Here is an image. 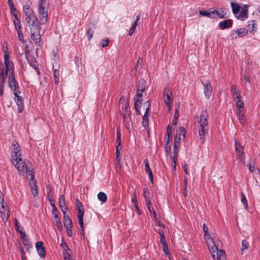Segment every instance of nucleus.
Listing matches in <instances>:
<instances>
[{
    "instance_id": "nucleus-58",
    "label": "nucleus",
    "mask_w": 260,
    "mask_h": 260,
    "mask_svg": "<svg viewBox=\"0 0 260 260\" xmlns=\"http://www.w3.org/2000/svg\"><path fill=\"white\" fill-rule=\"evenodd\" d=\"M8 5H9V6L10 7V8L11 11L12 13H13V12H15L16 11V9L15 7V6H14V4L13 3H11V4H9Z\"/></svg>"
},
{
    "instance_id": "nucleus-60",
    "label": "nucleus",
    "mask_w": 260,
    "mask_h": 260,
    "mask_svg": "<svg viewBox=\"0 0 260 260\" xmlns=\"http://www.w3.org/2000/svg\"><path fill=\"white\" fill-rule=\"evenodd\" d=\"M48 197L49 198V202H50V203L51 204V205L52 206V207H54V208L55 209V210H56V208L55 206V205H54V201L52 199V198H51L50 197V194H48Z\"/></svg>"
},
{
    "instance_id": "nucleus-32",
    "label": "nucleus",
    "mask_w": 260,
    "mask_h": 260,
    "mask_svg": "<svg viewBox=\"0 0 260 260\" xmlns=\"http://www.w3.org/2000/svg\"><path fill=\"white\" fill-rule=\"evenodd\" d=\"M231 5L233 13L235 15V16H236L237 14H238L239 11L240 10V6L238 4H235L234 3H231Z\"/></svg>"
},
{
    "instance_id": "nucleus-40",
    "label": "nucleus",
    "mask_w": 260,
    "mask_h": 260,
    "mask_svg": "<svg viewBox=\"0 0 260 260\" xmlns=\"http://www.w3.org/2000/svg\"><path fill=\"white\" fill-rule=\"evenodd\" d=\"M249 243L245 240L242 241L241 254H243L244 250L247 249L249 247Z\"/></svg>"
},
{
    "instance_id": "nucleus-57",
    "label": "nucleus",
    "mask_w": 260,
    "mask_h": 260,
    "mask_svg": "<svg viewBox=\"0 0 260 260\" xmlns=\"http://www.w3.org/2000/svg\"><path fill=\"white\" fill-rule=\"evenodd\" d=\"M162 248H163V251L166 254L168 255V254H170L169 249H168V244L163 245Z\"/></svg>"
},
{
    "instance_id": "nucleus-35",
    "label": "nucleus",
    "mask_w": 260,
    "mask_h": 260,
    "mask_svg": "<svg viewBox=\"0 0 260 260\" xmlns=\"http://www.w3.org/2000/svg\"><path fill=\"white\" fill-rule=\"evenodd\" d=\"M26 171V174L28 176V179L29 180V181L34 180V172L31 170H28V166L25 168Z\"/></svg>"
},
{
    "instance_id": "nucleus-56",
    "label": "nucleus",
    "mask_w": 260,
    "mask_h": 260,
    "mask_svg": "<svg viewBox=\"0 0 260 260\" xmlns=\"http://www.w3.org/2000/svg\"><path fill=\"white\" fill-rule=\"evenodd\" d=\"M64 260H71V256L67 251H63Z\"/></svg>"
},
{
    "instance_id": "nucleus-16",
    "label": "nucleus",
    "mask_w": 260,
    "mask_h": 260,
    "mask_svg": "<svg viewBox=\"0 0 260 260\" xmlns=\"http://www.w3.org/2000/svg\"><path fill=\"white\" fill-rule=\"evenodd\" d=\"M15 98L14 100L18 106V111L19 113H21L23 110V102L22 98L21 96H20V94H17L15 95Z\"/></svg>"
},
{
    "instance_id": "nucleus-7",
    "label": "nucleus",
    "mask_w": 260,
    "mask_h": 260,
    "mask_svg": "<svg viewBox=\"0 0 260 260\" xmlns=\"http://www.w3.org/2000/svg\"><path fill=\"white\" fill-rule=\"evenodd\" d=\"M235 148L237 158L239 159L240 162L245 164V158L243 148L240 143L236 140H235Z\"/></svg>"
},
{
    "instance_id": "nucleus-5",
    "label": "nucleus",
    "mask_w": 260,
    "mask_h": 260,
    "mask_svg": "<svg viewBox=\"0 0 260 260\" xmlns=\"http://www.w3.org/2000/svg\"><path fill=\"white\" fill-rule=\"evenodd\" d=\"M12 161L17 169L19 175H23L24 174V170L28 166L27 163L23 160L21 156H18L17 158H13Z\"/></svg>"
},
{
    "instance_id": "nucleus-43",
    "label": "nucleus",
    "mask_w": 260,
    "mask_h": 260,
    "mask_svg": "<svg viewBox=\"0 0 260 260\" xmlns=\"http://www.w3.org/2000/svg\"><path fill=\"white\" fill-rule=\"evenodd\" d=\"M121 135L120 133V127H117V142L119 144H121Z\"/></svg>"
},
{
    "instance_id": "nucleus-61",
    "label": "nucleus",
    "mask_w": 260,
    "mask_h": 260,
    "mask_svg": "<svg viewBox=\"0 0 260 260\" xmlns=\"http://www.w3.org/2000/svg\"><path fill=\"white\" fill-rule=\"evenodd\" d=\"M14 223H15V229H16V230L18 232L20 231V230H19V223H18V220L15 218L14 219Z\"/></svg>"
},
{
    "instance_id": "nucleus-4",
    "label": "nucleus",
    "mask_w": 260,
    "mask_h": 260,
    "mask_svg": "<svg viewBox=\"0 0 260 260\" xmlns=\"http://www.w3.org/2000/svg\"><path fill=\"white\" fill-rule=\"evenodd\" d=\"M6 77L9 75V86L13 92L14 95L20 94L21 91L18 89V84L17 83L15 77L13 75V70L11 72L6 71Z\"/></svg>"
},
{
    "instance_id": "nucleus-11",
    "label": "nucleus",
    "mask_w": 260,
    "mask_h": 260,
    "mask_svg": "<svg viewBox=\"0 0 260 260\" xmlns=\"http://www.w3.org/2000/svg\"><path fill=\"white\" fill-rule=\"evenodd\" d=\"M21 148L16 141H14L12 144V151L11 152L12 158H17L18 156H21L20 153Z\"/></svg>"
},
{
    "instance_id": "nucleus-52",
    "label": "nucleus",
    "mask_w": 260,
    "mask_h": 260,
    "mask_svg": "<svg viewBox=\"0 0 260 260\" xmlns=\"http://www.w3.org/2000/svg\"><path fill=\"white\" fill-rule=\"evenodd\" d=\"M18 36V39L19 41L22 43L24 42V39H23V35L22 30H19L18 31H17Z\"/></svg>"
},
{
    "instance_id": "nucleus-31",
    "label": "nucleus",
    "mask_w": 260,
    "mask_h": 260,
    "mask_svg": "<svg viewBox=\"0 0 260 260\" xmlns=\"http://www.w3.org/2000/svg\"><path fill=\"white\" fill-rule=\"evenodd\" d=\"M247 27L251 32H254L256 29V23L254 20L248 21Z\"/></svg>"
},
{
    "instance_id": "nucleus-42",
    "label": "nucleus",
    "mask_w": 260,
    "mask_h": 260,
    "mask_svg": "<svg viewBox=\"0 0 260 260\" xmlns=\"http://www.w3.org/2000/svg\"><path fill=\"white\" fill-rule=\"evenodd\" d=\"M241 202L243 204L244 206V208L245 209H247L248 208V204H247V201L246 199L245 196L243 193H241Z\"/></svg>"
},
{
    "instance_id": "nucleus-30",
    "label": "nucleus",
    "mask_w": 260,
    "mask_h": 260,
    "mask_svg": "<svg viewBox=\"0 0 260 260\" xmlns=\"http://www.w3.org/2000/svg\"><path fill=\"white\" fill-rule=\"evenodd\" d=\"M143 194L145 199L146 204H150V202H151L150 193L147 188H145L143 189Z\"/></svg>"
},
{
    "instance_id": "nucleus-12",
    "label": "nucleus",
    "mask_w": 260,
    "mask_h": 260,
    "mask_svg": "<svg viewBox=\"0 0 260 260\" xmlns=\"http://www.w3.org/2000/svg\"><path fill=\"white\" fill-rule=\"evenodd\" d=\"M248 30L246 28H241L237 30H233L231 32V35L233 38H241L246 35Z\"/></svg>"
},
{
    "instance_id": "nucleus-48",
    "label": "nucleus",
    "mask_w": 260,
    "mask_h": 260,
    "mask_svg": "<svg viewBox=\"0 0 260 260\" xmlns=\"http://www.w3.org/2000/svg\"><path fill=\"white\" fill-rule=\"evenodd\" d=\"M236 106L237 108H244V103L242 99L236 101Z\"/></svg>"
},
{
    "instance_id": "nucleus-44",
    "label": "nucleus",
    "mask_w": 260,
    "mask_h": 260,
    "mask_svg": "<svg viewBox=\"0 0 260 260\" xmlns=\"http://www.w3.org/2000/svg\"><path fill=\"white\" fill-rule=\"evenodd\" d=\"M109 43V40L107 38H105L100 42V45L102 47H107Z\"/></svg>"
},
{
    "instance_id": "nucleus-64",
    "label": "nucleus",
    "mask_w": 260,
    "mask_h": 260,
    "mask_svg": "<svg viewBox=\"0 0 260 260\" xmlns=\"http://www.w3.org/2000/svg\"><path fill=\"white\" fill-rule=\"evenodd\" d=\"M248 168L250 171L252 172L255 169V166L254 164H249L248 165Z\"/></svg>"
},
{
    "instance_id": "nucleus-19",
    "label": "nucleus",
    "mask_w": 260,
    "mask_h": 260,
    "mask_svg": "<svg viewBox=\"0 0 260 260\" xmlns=\"http://www.w3.org/2000/svg\"><path fill=\"white\" fill-rule=\"evenodd\" d=\"M59 205L63 214L65 215V213L67 210L68 208L66 204V199L63 195H61L59 199Z\"/></svg>"
},
{
    "instance_id": "nucleus-10",
    "label": "nucleus",
    "mask_w": 260,
    "mask_h": 260,
    "mask_svg": "<svg viewBox=\"0 0 260 260\" xmlns=\"http://www.w3.org/2000/svg\"><path fill=\"white\" fill-rule=\"evenodd\" d=\"M146 87V81L143 79H140L137 85V98H141L143 92L145 91Z\"/></svg>"
},
{
    "instance_id": "nucleus-51",
    "label": "nucleus",
    "mask_w": 260,
    "mask_h": 260,
    "mask_svg": "<svg viewBox=\"0 0 260 260\" xmlns=\"http://www.w3.org/2000/svg\"><path fill=\"white\" fill-rule=\"evenodd\" d=\"M132 202L134 205L138 204L137 200V196L135 193H133V194L132 196Z\"/></svg>"
},
{
    "instance_id": "nucleus-55",
    "label": "nucleus",
    "mask_w": 260,
    "mask_h": 260,
    "mask_svg": "<svg viewBox=\"0 0 260 260\" xmlns=\"http://www.w3.org/2000/svg\"><path fill=\"white\" fill-rule=\"evenodd\" d=\"M93 31L91 29H89L87 32V37L90 40L93 36Z\"/></svg>"
},
{
    "instance_id": "nucleus-15",
    "label": "nucleus",
    "mask_w": 260,
    "mask_h": 260,
    "mask_svg": "<svg viewBox=\"0 0 260 260\" xmlns=\"http://www.w3.org/2000/svg\"><path fill=\"white\" fill-rule=\"evenodd\" d=\"M9 57V55L6 53L4 56L6 71L11 72L13 70L14 64L12 61H10Z\"/></svg>"
},
{
    "instance_id": "nucleus-53",
    "label": "nucleus",
    "mask_w": 260,
    "mask_h": 260,
    "mask_svg": "<svg viewBox=\"0 0 260 260\" xmlns=\"http://www.w3.org/2000/svg\"><path fill=\"white\" fill-rule=\"evenodd\" d=\"M236 114H237V116H239L240 115H243V114H244V108H237Z\"/></svg>"
},
{
    "instance_id": "nucleus-20",
    "label": "nucleus",
    "mask_w": 260,
    "mask_h": 260,
    "mask_svg": "<svg viewBox=\"0 0 260 260\" xmlns=\"http://www.w3.org/2000/svg\"><path fill=\"white\" fill-rule=\"evenodd\" d=\"M172 94L171 92L169 89H165L164 90V101L166 104L167 106H169L172 104V99L171 95Z\"/></svg>"
},
{
    "instance_id": "nucleus-28",
    "label": "nucleus",
    "mask_w": 260,
    "mask_h": 260,
    "mask_svg": "<svg viewBox=\"0 0 260 260\" xmlns=\"http://www.w3.org/2000/svg\"><path fill=\"white\" fill-rule=\"evenodd\" d=\"M29 185L31 187V192L34 197H35L37 196L38 192V186L35 180H31L29 181Z\"/></svg>"
},
{
    "instance_id": "nucleus-39",
    "label": "nucleus",
    "mask_w": 260,
    "mask_h": 260,
    "mask_svg": "<svg viewBox=\"0 0 260 260\" xmlns=\"http://www.w3.org/2000/svg\"><path fill=\"white\" fill-rule=\"evenodd\" d=\"M238 120L240 123L243 125L244 126L246 124V120L245 114L240 115L237 116Z\"/></svg>"
},
{
    "instance_id": "nucleus-2",
    "label": "nucleus",
    "mask_w": 260,
    "mask_h": 260,
    "mask_svg": "<svg viewBox=\"0 0 260 260\" xmlns=\"http://www.w3.org/2000/svg\"><path fill=\"white\" fill-rule=\"evenodd\" d=\"M23 11L24 14L25 20L29 26L38 23V18L35 12L29 5H24L23 8Z\"/></svg>"
},
{
    "instance_id": "nucleus-24",
    "label": "nucleus",
    "mask_w": 260,
    "mask_h": 260,
    "mask_svg": "<svg viewBox=\"0 0 260 260\" xmlns=\"http://www.w3.org/2000/svg\"><path fill=\"white\" fill-rule=\"evenodd\" d=\"M144 164H145V171L148 174L149 179H150L151 183L153 184V174H152V171L151 170V169L150 168L149 161L147 159H145L144 160Z\"/></svg>"
},
{
    "instance_id": "nucleus-63",
    "label": "nucleus",
    "mask_w": 260,
    "mask_h": 260,
    "mask_svg": "<svg viewBox=\"0 0 260 260\" xmlns=\"http://www.w3.org/2000/svg\"><path fill=\"white\" fill-rule=\"evenodd\" d=\"M60 246H61L62 248H63L64 249V251H66V248H67V249H68V250H69V249H69V246H68V245L67 244V243H63V242H62V243H61L60 244Z\"/></svg>"
},
{
    "instance_id": "nucleus-17",
    "label": "nucleus",
    "mask_w": 260,
    "mask_h": 260,
    "mask_svg": "<svg viewBox=\"0 0 260 260\" xmlns=\"http://www.w3.org/2000/svg\"><path fill=\"white\" fill-rule=\"evenodd\" d=\"M202 84L204 87L205 95L206 97L209 99L211 96L212 92L211 83L209 82H207L206 83H202Z\"/></svg>"
},
{
    "instance_id": "nucleus-38",
    "label": "nucleus",
    "mask_w": 260,
    "mask_h": 260,
    "mask_svg": "<svg viewBox=\"0 0 260 260\" xmlns=\"http://www.w3.org/2000/svg\"><path fill=\"white\" fill-rule=\"evenodd\" d=\"M14 24L15 27L17 31L22 30L21 24L19 19H16L14 20Z\"/></svg>"
},
{
    "instance_id": "nucleus-1",
    "label": "nucleus",
    "mask_w": 260,
    "mask_h": 260,
    "mask_svg": "<svg viewBox=\"0 0 260 260\" xmlns=\"http://www.w3.org/2000/svg\"><path fill=\"white\" fill-rule=\"evenodd\" d=\"M203 230L205 233V240L209 251L214 260H226L225 253L223 250H218L213 239L208 234V229L205 223L203 224Z\"/></svg>"
},
{
    "instance_id": "nucleus-8",
    "label": "nucleus",
    "mask_w": 260,
    "mask_h": 260,
    "mask_svg": "<svg viewBox=\"0 0 260 260\" xmlns=\"http://www.w3.org/2000/svg\"><path fill=\"white\" fill-rule=\"evenodd\" d=\"M49 7H38L40 25H44L47 21Z\"/></svg>"
},
{
    "instance_id": "nucleus-13",
    "label": "nucleus",
    "mask_w": 260,
    "mask_h": 260,
    "mask_svg": "<svg viewBox=\"0 0 260 260\" xmlns=\"http://www.w3.org/2000/svg\"><path fill=\"white\" fill-rule=\"evenodd\" d=\"M36 247L39 256L42 257H45L46 256L45 248L43 246V243L39 241L36 243Z\"/></svg>"
},
{
    "instance_id": "nucleus-26",
    "label": "nucleus",
    "mask_w": 260,
    "mask_h": 260,
    "mask_svg": "<svg viewBox=\"0 0 260 260\" xmlns=\"http://www.w3.org/2000/svg\"><path fill=\"white\" fill-rule=\"evenodd\" d=\"M247 10L245 9H242L239 11L238 14H237L235 17L239 20H244L247 17Z\"/></svg>"
},
{
    "instance_id": "nucleus-37",
    "label": "nucleus",
    "mask_w": 260,
    "mask_h": 260,
    "mask_svg": "<svg viewBox=\"0 0 260 260\" xmlns=\"http://www.w3.org/2000/svg\"><path fill=\"white\" fill-rule=\"evenodd\" d=\"M121 149V144H118V145L116 146V155L117 161L118 162H119L120 161V151Z\"/></svg>"
},
{
    "instance_id": "nucleus-23",
    "label": "nucleus",
    "mask_w": 260,
    "mask_h": 260,
    "mask_svg": "<svg viewBox=\"0 0 260 260\" xmlns=\"http://www.w3.org/2000/svg\"><path fill=\"white\" fill-rule=\"evenodd\" d=\"M6 78V73L4 71H2L0 75V95L2 96L4 92L5 79Z\"/></svg>"
},
{
    "instance_id": "nucleus-34",
    "label": "nucleus",
    "mask_w": 260,
    "mask_h": 260,
    "mask_svg": "<svg viewBox=\"0 0 260 260\" xmlns=\"http://www.w3.org/2000/svg\"><path fill=\"white\" fill-rule=\"evenodd\" d=\"M98 198L102 203H105L107 200V196L106 194L103 192H100L98 194Z\"/></svg>"
},
{
    "instance_id": "nucleus-59",
    "label": "nucleus",
    "mask_w": 260,
    "mask_h": 260,
    "mask_svg": "<svg viewBox=\"0 0 260 260\" xmlns=\"http://www.w3.org/2000/svg\"><path fill=\"white\" fill-rule=\"evenodd\" d=\"M167 136H169V137H171L172 135V128L170 124H169L167 126Z\"/></svg>"
},
{
    "instance_id": "nucleus-18",
    "label": "nucleus",
    "mask_w": 260,
    "mask_h": 260,
    "mask_svg": "<svg viewBox=\"0 0 260 260\" xmlns=\"http://www.w3.org/2000/svg\"><path fill=\"white\" fill-rule=\"evenodd\" d=\"M231 92L233 95V100L236 101L242 99L240 92L237 89L235 85H233L231 89Z\"/></svg>"
},
{
    "instance_id": "nucleus-3",
    "label": "nucleus",
    "mask_w": 260,
    "mask_h": 260,
    "mask_svg": "<svg viewBox=\"0 0 260 260\" xmlns=\"http://www.w3.org/2000/svg\"><path fill=\"white\" fill-rule=\"evenodd\" d=\"M30 32L31 34V39L35 42L36 46L40 45L41 41V27L39 26L38 23L30 25Z\"/></svg>"
},
{
    "instance_id": "nucleus-29",
    "label": "nucleus",
    "mask_w": 260,
    "mask_h": 260,
    "mask_svg": "<svg viewBox=\"0 0 260 260\" xmlns=\"http://www.w3.org/2000/svg\"><path fill=\"white\" fill-rule=\"evenodd\" d=\"M64 215V225L66 229H69L72 227V221L68 215H66V212Z\"/></svg>"
},
{
    "instance_id": "nucleus-14",
    "label": "nucleus",
    "mask_w": 260,
    "mask_h": 260,
    "mask_svg": "<svg viewBox=\"0 0 260 260\" xmlns=\"http://www.w3.org/2000/svg\"><path fill=\"white\" fill-rule=\"evenodd\" d=\"M208 114L206 111L201 112L199 124L200 127H206L208 126Z\"/></svg>"
},
{
    "instance_id": "nucleus-22",
    "label": "nucleus",
    "mask_w": 260,
    "mask_h": 260,
    "mask_svg": "<svg viewBox=\"0 0 260 260\" xmlns=\"http://www.w3.org/2000/svg\"><path fill=\"white\" fill-rule=\"evenodd\" d=\"M213 12L215 13V18H224L226 17V10L224 8L213 10Z\"/></svg>"
},
{
    "instance_id": "nucleus-45",
    "label": "nucleus",
    "mask_w": 260,
    "mask_h": 260,
    "mask_svg": "<svg viewBox=\"0 0 260 260\" xmlns=\"http://www.w3.org/2000/svg\"><path fill=\"white\" fill-rule=\"evenodd\" d=\"M120 103L119 106H122V109H125V110H127L128 108V105L126 102H125L124 101H123L122 98H121L120 100Z\"/></svg>"
},
{
    "instance_id": "nucleus-54",
    "label": "nucleus",
    "mask_w": 260,
    "mask_h": 260,
    "mask_svg": "<svg viewBox=\"0 0 260 260\" xmlns=\"http://www.w3.org/2000/svg\"><path fill=\"white\" fill-rule=\"evenodd\" d=\"M160 241L161 243L162 244V246L167 244L165 235H162V234H161Z\"/></svg>"
},
{
    "instance_id": "nucleus-9",
    "label": "nucleus",
    "mask_w": 260,
    "mask_h": 260,
    "mask_svg": "<svg viewBox=\"0 0 260 260\" xmlns=\"http://www.w3.org/2000/svg\"><path fill=\"white\" fill-rule=\"evenodd\" d=\"M4 196L1 191H0V212L2 214V218L4 220L7 221L9 217V211L6 209L4 205Z\"/></svg>"
},
{
    "instance_id": "nucleus-62",
    "label": "nucleus",
    "mask_w": 260,
    "mask_h": 260,
    "mask_svg": "<svg viewBox=\"0 0 260 260\" xmlns=\"http://www.w3.org/2000/svg\"><path fill=\"white\" fill-rule=\"evenodd\" d=\"M146 205H147V206L148 210H149V212H150V213L153 212V211H154V208L152 207V206L151 205V202H150V204H146Z\"/></svg>"
},
{
    "instance_id": "nucleus-25",
    "label": "nucleus",
    "mask_w": 260,
    "mask_h": 260,
    "mask_svg": "<svg viewBox=\"0 0 260 260\" xmlns=\"http://www.w3.org/2000/svg\"><path fill=\"white\" fill-rule=\"evenodd\" d=\"M199 14L202 16H205L211 18H215V13L211 10H208L207 11L201 10L199 12Z\"/></svg>"
},
{
    "instance_id": "nucleus-41",
    "label": "nucleus",
    "mask_w": 260,
    "mask_h": 260,
    "mask_svg": "<svg viewBox=\"0 0 260 260\" xmlns=\"http://www.w3.org/2000/svg\"><path fill=\"white\" fill-rule=\"evenodd\" d=\"M149 124V119L148 115H144L143 117V121L142 124L143 126L147 129V127L148 126Z\"/></svg>"
},
{
    "instance_id": "nucleus-21",
    "label": "nucleus",
    "mask_w": 260,
    "mask_h": 260,
    "mask_svg": "<svg viewBox=\"0 0 260 260\" xmlns=\"http://www.w3.org/2000/svg\"><path fill=\"white\" fill-rule=\"evenodd\" d=\"M232 21L231 19H227L220 22L219 23V27L221 29H225L232 27Z\"/></svg>"
},
{
    "instance_id": "nucleus-27",
    "label": "nucleus",
    "mask_w": 260,
    "mask_h": 260,
    "mask_svg": "<svg viewBox=\"0 0 260 260\" xmlns=\"http://www.w3.org/2000/svg\"><path fill=\"white\" fill-rule=\"evenodd\" d=\"M208 129L206 127H200L199 128V135L200 137V140L202 143H203L205 141V135L207 133Z\"/></svg>"
},
{
    "instance_id": "nucleus-36",
    "label": "nucleus",
    "mask_w": 260,
    "mask_h": 260,
    "mask_svg": "<svg viewBox=\"0 0 260 260\" xmlns=\"http://www.w3.org/2000/svg\"><path fill=\"white\" fill-rule=\"evenodd\" d=\"M49 0H39L38 3V7H49Z\"/></svg>"
},
{
    "instance_id": "nucleus-49",
    "label": "nucleus",
    "mask_w": 260,
    "mask_h": 260,
    "mask_svg": "<svg viewBox=\"0 0 260 260\" xmlns=\"http://www.w3.org/2000/svg\"><path fill=\"white\" fill-rule=\"evenodd\" d=\"M55 224L59 231H61L62 230V224L60 219L55 220Z\"/></svg>"
},
{
    "instance_id": "nucleus-46",
    "label": "nucleus",
    "mask_w": 260,
    "mask_h": 260,
    "mask_svg": "<svg viewBox=\"0 0 260 260\" xmlns=\"http://www.w3.org/2000/svg\"><path fill=\"white\" fill-rule=\"evenodd\" d=\"M178 142L176 141L175 140L174 144V154H176V157H178V153L179 150V145H178Z\"/></svg>"
},
{
    "instance_id": "nucleus-6",
    "label": "nucleus",
    "mask_w": 260,
    "mask_h": 260,
    "mask_svg": "<svg viewBox=\"0 0 260 260\" xmlns=\"http://www.w3.org/2000/svg\"><path fill=\"white\" fill-rule=\"evenodd\" d=\"M76 207L78 210V213L77 215L78 220H79V223L80 225V226L81 229V230L82 231H84V227H83V215L84 213V209L83 205L81 202L78 200L77 199L76 200Z\"/></svg>"
},
{
    "instance_id": "nucleus-50",
    "label": "nucleus",
    "mask_w": 260,
    "mask_h": 260,
    "mask_svg": "<svg viewBox=\"0 0 260 260\" xmlns=\"http://www.w3.org/2000/svg\"><path fill=\"white\" fill-rule=\"evenodd\" d=\"M137 22H135L134 23V24H133L132 26L131 27V28H130V30L128 32V35L129 36H131L133 34V33L134 32V30H135V29L137 27Z\"/></svg>"
},
{
    "instance_id": "nucleus-47",
    "label": "nucleus",
    "mask_w": 260,
    "mask_h": 260,
    "mask_svg": "<svg viewBox=\"0 0 260 260\" xmlns=\"http://www.w3.org/2000/svg\"><path fill=\"white\" fill-rule=\"evenodd\" d=\"M179 137H181L182 139H184L185 136V128L183 127H180L179 128Z\"/></svg>"
},
{
    "instance_id": "nucleus-33",
    "label": "nucleus",
    "mask_w": 260,
    "mask_h": 260,
    "mask_svg": "<svg viewBox=\"0 0 260 260\" xmlns=\"http://www.w3.org/2000/svg\"><path fill=\"white\" fill-rule=\"evenodd\" d=\"M139 98H137V97L134 98L135 110L138 114H140L139 111L140 109V104L141 102V100H140Z\"/></svg>"
}]
</instances>
